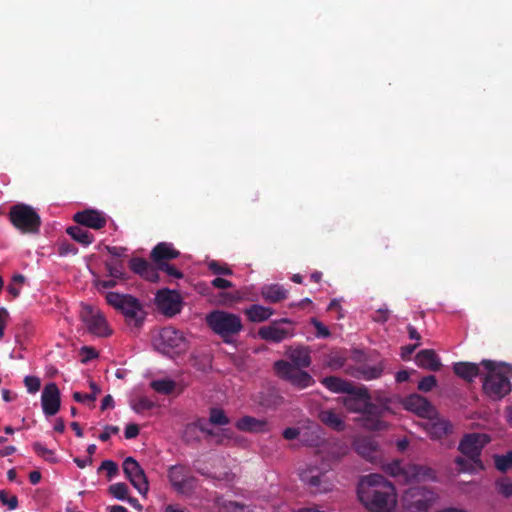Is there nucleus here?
Instances as JSON below:
<instances>
[{
	"mask_svg": "<svg viewBox=\"0 0 512 512\" xmlns=\"http://www.w3.org/2000/svg\"><path fill=\"white\" fill-rule=\"evenodd\" d=\"M437 385V379L433 375L423 377L418 383V389L422 392H429Z\"/></svg>",
	"mask_w": 512,
	"mask_h": 512,
	"instance_id": "a18cd8bd",
	"label": "nucleus"
},
{
	"mask_svg": "<svg viewBox=\"0 0 512 512\" xmlns=\"http://www.w3.org/2000/svg\"><path fill=\"white\" fill-rule=\"evenodd\" d=\"M155 302L158 309L168 317L178 314L182 308L180 294L168 288L161 289L157 292Z\"/></svg>",
	"mask_w": 512,
	"mask_h": 512,
	"instance_id": "dca6fc26",
	"label": "nucleus"
},
{
	"mask_svg": "<svg viewBox=\"0 0 512 512\" xmlns=\"http://www.w3.org/2000/svg\"><path fill=\"white\" fill-rule=\"evenodd\" d=\"M291 364L298 368H307L311 364L310 349L308 347H297L289 353Z\"/></svg>",
	"mask_w": 512,
	"mask_h": 512,
	"instance_id": "c85d7f7f",
	"label": "nucleus"
},
{
	"mask_svg": "<svg viewBox=\"0 0 512 512\" xmlns=\"http://www.w3.org/2000/svg\"><path fill=\"white\" fill-rule=\"evenodd\" d=\"M311 323L315 327L316 334L318 337L326 338V337L330 336L329 329L323 323L318 321L316 318H312Z\"/></svg>",
	"mask_w": 512,
	"mask_h": 512,
	"instance_id": "4d7b16f0",
	"label": "nucleus"
},
{
	"mask_svg": "<svg viewBox=\"0 0 512 512\" xmlns=\"http://www.w3.org/2000/svg\"><path fill=\"white\" fill-rule=\"evenodd\" d=\"M218 512H252V510L243 503L224 500L218 503Z\"/></svg>",
	"mask_w": 512,
	"mask_h": 512,
	"instance_id": "f704fd0d",
	"label": "nucleus"
},
{
	"mask_svg": "<svg viewBox=\"0 0 512 512\" xmlns=\"http://www.w3.org/2000/svg\"><path fill=\"white\" fill-rule=\"evenodd\" d=\"M386 410V407H381L376 404H373L370 399H367V405L363 410L362 414H366L369 416L381 417L383 412Z\"/></svg>",
	"mask_w": 512,
	"mask_h": 512,
	"instance_id": "8fccbe9b",
	"label": "nucleus"
},
{
	"mask_svg": "<svg viewBox=\"0 0 512 512\" xmlns=\"http://www.w3.org/2000/svg\"><path fill=\"white\" fill-rule=\"evenodd\" d=\"M157 269L165 272L168 276L176 279H181L184 276L180 270H178L175 266L169 263L160 264V266L157 267Z\"/></svg>",
	"mask_w": 512,
	"mask_h": 512,
	"instance_id": "3c124183",
	"label": "nucleus"
},
{
	"mask_svg": "<svg viewBox=\"0 0 512 512\" xmlns=\"http://www.w3.org/2000/svg\"><path fill=\"white\" fill-rule=\"evenodd\" d=\"M494 465L500 472H507L512 468V450L502 455H494Z\"/></svg>",
	"mask_w": 512,
	"mask_h": 512,
	"instance_id": "4c0bfd02",
	"label": "nucleus"
},
{
	"mask_svg": "<svg viewBox=\"0 0 512 512\" xmlns=\"http://www.w3.org/2000/svg\"><path fill=\"white\" fill-rule=\"evenodd\" d=\"M236 427L245 432H264L267 428V422L252 416H243L237 420Z\"/></svg>",
	"mask_w": 512,
	"mask_h": 512,
	"instance_id": "a878e982",
	"label": "nucleus"
},
{
	"mask_svg": "<svg viewBox=\"0 0 512 512\" xmlns=\"http://www.w3.org/2000/svg\"><path fill=\"white\" fill-rule=\"evenodd\" d=\"M141 277H143L144 279H146L148 281L156 282L159 278V275H158L157 269L150 264L148 269L145 271V273Z\"/></svg>",
	"mask_w": 512,
	"mask_h": 512,
	"instance_id": "0e129e2a",
	"label": "nucleus"
},
{
	"mask_svg": "<svg viewBox=\"0 0 512 512\" xmlns=\"http://www.w3.org/2000/svg\"><path fill=\"white\" fill-rule=\"evenodd\" d=\"M416 364L429 371H439L442 367L441 361L433 349H423L415 356Z\"/></svg>",
	"mask_w": 512,
	"mask_h": 512,
	"instance_id": "4be33fe9",
	"label": "nucleus"
},
{
	"mask_svg": "<svg viewBox=\"0 0 512 512\" xmlns=\"http://www.w3.org/2000/svg\"><path fill=\"white\" fill-rule=\"evenodd\" d=\"M168 478L177 493L190 494L195 489L196 479L184 465L171 466L168 470Z\"/></svg>",
	"mask_w": 512,
	"mask_h": 512,
	"instance_id": "ddd939ff",
	"label": "nucleus"
},
{
	"mask_svg": "<svg viewBox=\"0 0 512 512\" xmlns=\"http://www.w3.org/2000/svg\"><path fill=\"white\" fill-rule=\"evenodd\" d=\"M77 253V247L68 241H62L58 244V254L60 256L76 255Z\"/></svg>",
	"mask_w": 512,
	"mask_h": 512,
	"instance_id": "09e8293b",
	"label": "nucleus"
},
{
	"mask_svg": "<svg viewBox=\"0 0 512 512\" xmlns=\"http://www.w3.org/2000/svg\"><path fill=\"white\" fill-rule=\"evenodd\" d=\"M321 383L333 393H351L354 385L337 376H327L321 380Z\"/></svg>",
	"mask_w": 512,
	"mask_h": 512,
	"instance_id": "393cba45",
	"label": "nucleus"
},
{
	"mask_svg": "<svg viewBox=\"0 0 512 512\" xmlns=\"http://www.w3.org/2000/svg\"><path fill=\"white\" fill-rule=\"evenodd\" d=\"M80 317L91 334L98 337H107L111 335L112 331L110 330L104 315L98 309H95L90 305H83Z\"/></svg>",
	"mask_w": 512,
	"mask_h": 512,
	"instance_id": "9b49d317",
	"label": "nucleus"
},
{
	"mask_svg": "<svg viewBox=\"0 0 512 512\" xmlns=\"http://www.w3.org/2000/svg\"><path fill=\"white\" fill-rule=\"evenodd\" d=\"M436 500V494L424 487L407 489L401 497L404 512H428Z\"/></svg>",
	"mask_w": 512,
	"mask_h": 512,
	"instance_id": "423d86ee",
	"label": "nucleus"
},
{
	"mask_svg": "<svg viewBox=\"0 0 512 512\" xmlns=\"http://www.w3.org/2000/svg\"><path fill=\"white\" fill-rule=\"evenodd\" d=\"M73 399L76 402H79V403L94 402L95 401V395L83 394L81 392H74L73 393Z\"/></svg>",
	"mask_w": 512,
	"mask_h": 512,
	"instance_id": "69168bd1",
	"label": "nucleus"
},
{
	"mask_svg": "<svg viewBox=\"0 0 512 512\" xmlns=\"http://www.w3.org/2000/svg\"><path fill=\"white\" fill-rule=\"evenodd\" d=\"M106 302L120 311L128 324H133L135 327H140L144 320L142 316V305L135 297L128 294H119L116 292L104 293Z\"/></svg>",
	"mask_w": 512,
	"mask_h": 512,
	"instance_id": "20e7f679",
	"label": "nucleus"
},
{
	"mask_svg": "<svg viewBox=\"0 0 512 512\" xmlns=\"http://www.w3.org/2000/svg\"><path fill=\"white\" fill-rule=\"evenodd\" d=\"M24 385L29 393L34 394L39 391L41 380L37 376H26L24 378Z\"/></svg>",
	"mask_w": 512,
	"mask_h": 512,
	"instance_id": "de8ad7c7",
	"label": "nucleus"
},
{
	"mask_svg": "<svg viewBox=\"0 0 512 512\" xmlns=\"http://www.w3.org/2000/svg\"><path fill=\"white\" fill-rule=\"evenodd\" d=\"M205 322L212 332L227 344L232 343L233 337L243 330L240 316L224 310H212L206 315Z\"/></svg>",
	"mask_w": 512,
	"mask_h": 512,
	"instance_id": "7ed1b4c3",
	"label": "nucleus"
},
{
	"mask_svg": "<svg viewBox=\"0 0 512 512\" xmlns=\"http://www.w3.org/2000/svg\"><path fill=\"white\" fill-rule=\"evenodd\" d=\"M208 268L214 275L230 276L233 274V271L229 266H227L226 264H222L216 260L210 261L208 263Z\"/></svg>",
	"mask_w": 512,
	"mask_h": 512,
	"instance_id": "c03bdc74",
	"label": "nucleus"
},
{
	"mask_svg": "<svg viewBox=\"0 0 512 512\" xmlns=\"http://www.w3.org/2000/svg\"><path fill=\"white\" fill-rule=\"evenodd\" d=\"M367 399H371L365 387H353L351 393L342 398L344 407L349 412L362 413L367 405Z\"/></svg>",
	"mask_w": 512,
	"mask_h": 512,
	"instance_id": "6ab92c4d",
	"label": "nucleus"
},
{
	"mask_svg": "<svg viewBox=\"0 0 512 512\" xmlns=\"http://www.w3.org/2000/svg\"><path fill=\"white\" fill-rule=\"evenodd\" d=\"M213 287L218 289H228L233 287V283L221 277H217L211 281Z\"/></svg>",
	"mask_w": 512,
	"mask_h": 512,
	"instance_id": "680f3d73",
	"label": "nucleus"
},
{
	"mask_svg": "<svg viewBox=\"0 0 512 512\" xmlns=\"http://www.w3.org/2000/svg\"><path fill=\"white\" fill-rule=\"evenodd\" d=\"M479 364L472 362H457L453 365L454 373L465 381L471 382L480 375Z\"/></svg>",
	"mask_w": 512,
	"mask_h": 512,
	"instance_id": "5701e85b",
	"label": "nucleus"
},
{
	"mask_svg": "<svg viewBox=\"0 0 512 512\" xmlns=\"http://www.w3.org/2000/svg\"><path fill=\"white\" fill-rule=\"evenodd\" d=\"M118 432V426L107 425L104 427V431L99 435V439L102 442H106L110 439L111 434H117Z\"/></svg>",
	"mask_w": 512,
	"mask_h": 512,
	"instance_id": "bf43d9fd",
	"label": "nucleus"
},
{
	"mask_svg": "<svg viewBox=\"0 0 512 512\" xmlns=\"http://www.w3.org/2000/svg\"><path fill=\"white\" fill-rule=\"evenodd\" d=\"M452 424L444 419H439L428 424L427 430L431 438L442 439L452 432Z\"/></svg>",
	"mask_w": 512,
	"mask_h": 512,
	"instance_id": "c756f323",
	"label": "nucleus"
},
{
	"mask_svg": "<svg viewBox=\"0 0 512 512\" xmlns=\"http://www.w3.org/2000/svg\"><path fill=\"white\" fill-rule=\"evenodd\" d=\"M105 270L110 278L118 279L120 281H125L127 279V274L124 270V264L121 260L106 261Z\"/></svg>",
	"mask_w": 512,
	"mask_h": 512,
	"instance_id": "72a5a7b5",
	"label": "nucleus"
},
{
	"mask_svg": "<svg viewBox=\"0 0 512 512\" xmlns=\"http://www.w3.org/2000/svg\"><path fill=\"white\" fill-rule=\"evenodd\" d=\"M357 495L371 512H390L397 504L394 485L380 474L363 476L357 486Z\"/></svg>",
	"mask_w": 512,
	"mask_h": 512,
	"instance_id": "f257e3e1",
	"label": "nucleus"
},
{
	"mask_svg": "<svg viewBox=\"0 0 512 512\" xmlns=\"http://www.w3.org/2000/svg\"><path fill=\"white\" fill-rule=\"evenodd\" d=\"M480 365L487 370L482 380V388L486 396L492 400H500L511 392L512 364L483 360Z\"/></svg>",
	"mask_w": 512,
	"mask_h": 512,
	"instance_id": "f03ea898",
	"label": "nucleus"
},
{
	"mask_svg": "<svg viewBox=\"0 0 512 512\" xmlns=\"http://www.w3.org/2000/svg\"><path fill=\"white\" fill-rule=\"evenodd\" d=\"M180 256V251L174 248L172 243L160 242L151 251L150 258L157 267L160 264L167 263L169 260L176 259Z\"/></svg>",
	"mask_w": 512,
	"mask_h": 512,
	"instance_id": "412c9836",
	"label": "nucleus"
},
{
	"mask_svg": "<svg viewBox=\"0 0 512 512\" xmlns=\"http://www.w3.org/2000/svg\"><path fill=\"white\" fill-rule=\"evenodd\" d=\"M130 405L132 410L138 414L151 410L156 406V404L146 396H141L132 400Z\"/></svg>",
	"mask_w": 512,
	"mask_h": 512,
	"instance_id": "e433bc0d",
	"label": "nucleus"
},
{
	"mask_svg": "<svg viewBox=\"0 0 512 512\" xmlns=\"http://www.w3.org/2000/svg\"><path fill=\"white\" fill-rule=\"evenodd\" d=\"M275 373L283 380L289 382L298 389H305L314 384L313 377L302 368L293 366L285 360H278L274 363Z\"/></svg>",
	"mask_w": 512,
	"mask_h": 512,
	"instance_id": "6e6552de",
	"label": "nucleus"
},
{
	"mask_svg": "<svg viewBox=\"0 0 512 512\" xmlns=\"http://www.w3.org/2000/svg\"><path fill=\"white\" fill-rule=\"evenodd\" d=\"M319 419L323 424L338 432L343 431L346 427L342 417L331 409L321 411Z\"/></svg>",
	"mask_w": 512,
	"mask_h": 512,
	"instance_id": "cd10ccee",
	"label": "nucleus"
},
{
	"mask_svg": "<svg viewBox=\"0 0 512 512\" xmlns=\"http://www.w3.org/2000/svg\"><path fill=\"white\" fill-rule=\"evenodd\" d=\"M41 404L46 416H54L58 413L61 406V397L60 390L54 382L45 385L41 395Z\"/></svg>",
	"mask_w": 512,
	"mask_h": 512,
	"instance_id": "f3484780",
	"label": "nucleus"
},
{
	"mask_svg": "<svg viewBox=\"0 0 512 512\" xmlns=\"http://www.w3.org/2000/svg\"><path fill=\"white\" fill-rule=\"evenodd\" d=\"M230 420L223 409L211 408L209 413V423L212 425L224 426L229 424Z\"/></svg>",
	"mask_w": 512,
	"mask_h": 512,
	"instance_id": "58836bf2",
	"label": "nucleus"
},
{
	"mask_svg": "<svg viewBox=\"0 0 512 512\" xmlns=\"http://www.w3.org/2000/svg\"><path fill=\"white\" fill-rule=\"evenodd\" d=\"M386 471L393 477H399L404 483L420 482L435 477V472L424 465L403 464L395 460L386 466Z\"/></svg>",
	"mask_w": 512,
	"mask_h": 512,
	"instance_id": "0eeeda50",
	"label": "nucleus"
},
{
	"mask_svg": "<svg viewBox=\"0 0 512 512\" xmlns=\"http://www.w3.org/2000/svg\"><path fill=\"white\" fill-rule=\"evenodd\" d=\"M207 426V423L203 419H199L193 423L188 424V433L193 431L202 432L205 430V427Z\"/></svg>",
	"mask_w": 512,
	"mask_h": 512,
	"instance_id": "338daca9",
	"label": "nucleus"
},
{
	"mask_svg": "<svg viewBox=\"0 0 512 512\" xmlns=\"http://www.w3.org/2000/svg\"><path fill=\"white\" fill-rule=\"evenodd\" d=\"M108 491L118 500H125L128 497V486L122 482L110 485Z\"/></svg>",
	"mask_w": 512,
	"mask_h": 512,
	"instance_id": "79ce46f5",
	"label": "nucleus"
},
{
	"mask_svg": "<svg viewBox=\"0 0 512 512\" xmlns=\"http://www.w3.org/2000/svg\"><path fill=\"white\" fill-rule=\"evenodd\" d=\"M8 317H9L8 311L5 308L1 307L0 308V340L4 336V329L6 327Z\"/></svg>",
	"mask_w": 512,
	"mask_h": 512,
	"instance_id": "774afa93",
	"label": "nucleus"
},
{
	"mask_svg": "<svg viewBox=\"0 0 512 512\" xmlns=\"http://www.w3.org/2000/svg\"><path fill=\"white\" fill-rule=\"evenodd\" d=\"M123 472L133 487L141 494L146 495L149 490V484L144 470L140 464L133 458L127 457L123 461Z\"/></svg>",
	"mask_w": 512,
	"mask_h": 512,
	"instance_id": "4468645a",
	"label": "nucleus"
},
{
	"mask_svg": "<svg viewBox=\"0 0 512 512\" xmlns=\"http://www.w3.org/2000/svg\"><path fill=\"white\" fill-rule=\"evenodd\" d=\"M140 428L137 424H128L125 428L124 435L126 439H133L139 435Z\"/></svg>",
	"mask_w": 512,
	"mask_h": 512,
	"instance_id": "052dcab7",
	"label": "nucleus"
},
{
	"mask_svg": "<svg viewBox=\"0 0 512 512\" xmlns=\"http://www.w3.org/2000/svg\"><path fill=\"white\" fill-rule=\"evenodd\" d=\"M202 433H205L208 437H215L217 444H226L230 437L228 436L227 432L224 431L222 434L216 433L211 429H208L207 426L205 427V430L202 431Z\"/></svg>",
	"mask_w": 512,
	"mask_h": 512,
	"instance_id": "5fc2aeb1",
	"label": "nucleus"
},
{
	"mask_svg": "<svg viewBox=\"0 0 512 512\" xmlns=\"http://www.w3.org/2000/svg\"><path fill=\"white\" fill-rule=\"evenodd\" d=\"M150 386L157 393L169 395L174 391L176 384L173 380L158 379V380H153L150 383Z\"/></svg>",
	"mask_w": 512,
	"mask_h": 512,
	"instance_id": "c9c22d12",
	"label": "nucleus"
},
{
	"mask_svg": "<svg viewBox=\"0 0 512 512\" xmlns=\"http://www.w3.org/2000/svg\"><path fill=\"white\" fill-rule=\"evenodd\" d=\"M149 266H150V263L147 260H145L144 258L135 257L129 261L130 269L135 274H138L140 276H142L145 273V271L148 269Z\"/></svg>",
	"mask_w": 512,
	"mask_h": 512,
	"instance_id": "37998d69",
	"label": "nucleus"
},
{
	"mask_svg": "<svg viewBox=\"0 0 512 512\" xmlns=\"http://www.w3.org/2000/svg\"><path fill=\"white\" fill-rule=\"evenodd\" d=\"M33 450L35 451V453L38 456L42 457L45 461L50 462V463H56L57 462V458L55 457L54 451L51 450V449H48L42 443L35 442L33 444Z\"/></svg>",
	"mask_w": 512,
	"mask_h": 512,
	"instance_id": "a19ab883",
	"label": "nucleus"
},
{
	"mask_svg": "<svg viewBox=\"0 0 512 512\" xmlns=\"http://www.w3.org/2000/svg\"><path fill=\"white\" fill-rule=\"evenodd\" d=\"M202 433H205L208 437H215L217 444H226L230 437L228 436L227 432L224 431L222 434L216 433L211 429H208L207 426L205 427V430L202 431Z\"/></svg>",
	"mask_w": 512,
	"mask_h": 512,
	"instance_id": "864d4df0",
	"label": "nucleus"
},
{
	"mask_svg": "<svg viewBox=\"0 0 512 512\" xmlns=\"http://www.w3.org/2000/svg\"><path fill=\"white\" fill-rule=\"evenodd\" d=\"M490 442V437L484 433H469L464 435L459 443L460 452L475 464H481L482 449Z\"/></svg>",
	"mask_w": 512,
	"mask_h": 512,
	"instance_id": "f8f14e48",
	"label": "nucleus"
},
{
	"mask_svg": "<svg viewBox=\"0 0 512 512\" xmlns=\"http://www.w3.org/2000/svg\"><path fill=\"white\" fill-rule=\"evenodd\" d=\"M281 324L292 325V321L288 318H283L278 321L272 322L268 326H262L258 330V335L261 339L269 342L279 343L286 338L294 335L292 327H281Z\"/></svg>",
	"mask_w": 512,
	"mask_h": 512,
	"instance_id": "2eb2a0df",
	"label": "nucleus"
},
{
	"mask_svg": "<svg viewBox=\"0 0 512 512\" xmlns=\"http://www.w3.org/2000/svg\"><path fill=\"white\" fill-rule=\"evenodd\" d=\"M288 291L281 285H266L261 289V295L265 301L270 303H278L287 298Z\"/></svg>",
	"mask_w": 512,
	"mask_h": 512,
	"instance_id": "bb28decb",
	"label": "nucleus"
},
{
	"mask_svg": "<svg viewBox=\"0 0 512 512\" xmlns=\"http://www.w3.org/2000/svg\"><path fill=\"white\" fill-rule=\"evenodd\" d=\"M118 279L110 278L108 280L96 279L94 281V285L99 292H102L104 289L113 288L117 285Z\"/></svg>",
	"mask_w": 512,
	"mask_h": 512,
	"instance_id": "6e6d98bb",
	"label": "nucleus"
},
{
	"mask_svg": "<svg viewBox=\"0 0 512 512\" xmlns=\"http://www.w3.org/2000/svg\"><path fill=\"white\" fill-rule=\"evenodd\" d=\"M66 232L73 240L84 246H88L94 242V235L87 229L82 228L81 225L70 226L67 228Z\"/></svg>",
	"mask_w": 512,
	"mask_h": 512,
	"instance_id": "7c9ffc66",
	"label": "nucleus"
},
{
	"mask_svg": "<svg viewBox=\"0 0 512 512\" xmlns=\"http://www.w3.org/2000/svg\"><path fill=\"white\" fill-rule=\"evenodd\" d=\"M355 450L362 457L372 460L376 453V444L369 438H361L355 441Z\"/></svg>",
	"mask_w": 512,
	"mask_h": 512,
	"instance_id": "473e14b6",
	"label": "nucleus"
},
{
	"mask_svg": "<svg viewBox=\"0 0 512 512\" xmlns=\"http://www.w3.org/2000/svg\"><path fill=\"white\" fill-rule=\"evenodd\" d=\"M73 220L87 228L100 230L107 224V217L103 212L94 209H85L74 214Z\"/></svg>",
	"mask_w": 512,
	"mask_h": 512,
	"instance_id": "a211bd4d",
	"label": "nucleus"
},
{
	"mask_svg": "<svg viewBox=\"0 0 512 512\" xmlns=\"http://www.w3.org/2000/svg\"><path fill=\"white\" fill-rule=\"evenodd\" d=\"M384 368L385 366L383 361H378L377 363L363 362L357 364L352 376L365 381H370L380 378L384 372Z\"/></svg>",
	"mask_w": 512,
	"mask_h": 512,
	"instance_id": "aec40b11",
	"label": "nucleus"
},
{
	"mask_svg": "<svg viewBox=\"0 0 512 512\" xmlns=\"http://www.w3.org/2000/svg\"><path fill=\"white\" fill-rule=\"evenodd\" d=\"M405 405L409 410L419 415L428 413L431 408L430 403L424 397L416 394L409 396L406 399Z\"/></svg>",
	"mask_w": 512,
	"mask_h": 512,
	"instance_id": "2f4dec72",
	"label": "nucleus"
},
{
	"mask_svg": "<svg viewBox=\"0 0 512 512\" xmlns=\"http://www.w3.org/2000/svg\"><path fill=\"white\" fill-rule=\"evenodd\" d=\"M155 347L163 354L181 353L186 351L187 342L182 332L173 327H164L155 341Z\"/></svg>",
	"mask_w": 512,
	"mask_h": 512,
	"instance_id": "9d476101",
	"label": "nucleus"
},
{
	"mask_svg": "<svg viewBox=\"0 0 512 512\" xmlns=\"http://www.w3.org/2000/svg\"><path fill=\"white\" fill-rule=\"evenodd\" d=\"M105 249L110 255L118 258L124 257L127 251V248L119 246H106Z\"/></svg>",
	"mask_w": 512,
	"mask_h": 512,
	"instance_id": "e2e57ef3",
	"label": "nucleus"
},
{
	"mask_svg": "<svg viewBox=\"0 0 512 512\" xmlns=\"http://www.w3.org/2000/svg\"><path fill=\"white\" fill-rule=\"evenodd\" d=\"M101 470L106 471L108 478L111 479L118 473V465L112 460H104L101 463L98 471Z\"/></svg>",
	"mask_w": 512,
	"mask_h": 512,
	"instance_id": "603ef678",
	"label": "nucleus"
},
{
	"mask_svg": "<svg viewBox=\"0 0 512 512\" xmlns=\"http://www.w3.org/2000/svg\"><path fill=\"white\" fill-rule=\"evenodd\" d=\"M299 477L310 492L314 494L328 492L333 487V483L327 476V471L318 466L307 465L300 469Z\"/></svg>",
	"mask_w": 512,
	"mask_h": 512,
	"instance_id": "1a4fd4ad",
	"label": "nucleus"
},
{
	"mask_svg": "<svg viewBox=\"0 0 512 512\" xmlns=\"http://www.w3.org/2000/svg\"><path fill=\"white\" fill-rule=\"evenodd\" d=\"M244 313L250 322L260 323L268 320L274 314V309L259 304H253L246 308Z\"/></svg>",
	"mask_w": 512,
	"mask_h": 512,
	"instance_id": "b1692460",
	"label": "nucleus"
},
{
	"mask_svg": "<svg viewBox=\"0 0 512 512\" xmlns=\"http://www.w3.org/2000/svg\"><path fill=\"white\" fill-rule=\"evenodd\" d=\"M83 355L82 362H88L98 357L97 351L93 347L84 346L81 349Z\"/></svg>",
	"mask_w": 512,
	"mask_h": 512,
	"instance_id": "13d9d810",
	"label": "nucleus"
},
{
	"mask_svg": "<svg viewBox=\"0 0 512 512\" xmlns=\"http://www.w3.org/2000/svg\"><path fill=\"white\" fill-rule=\"evenodd\" d=\"M495 487L501 496L505 498L512 497V481L508 477H502L495 481Z\"/></svg>",
	"mask_w": 512,
	"mask_h": 512,
	"instance_id": "ea45409f",
	"label": "nucleus"
},
{
	"mask_svg": "<svg viewBox=\"0 0 512 512\" xmlns=\"http://www.w3.org/2000/svg\"><path fill=\"white\" fill-rule=\"evenodd\" d=\"M11 224L23 234H38L41 227L39 214L29 205L16 204L9 210Z\"/></svg>",
	"mask_w": 512,
	"mask_h": 512,
	"instance_id": "39448f33",
	"label": "nucleus"
},
{
	"mask_svg": "<svg viewBox=\"0 0 512 512\" xmlns=\"http://www.w3.org/2000/svg\"><path fill=\"white\" fill-rule=\"evenodd\" d=\"M0 502L6 505L9 510H14L18 507V498L15 495L9 496L5 490H0Z\"/></svg>",
	"mask_w": 512,
	"mask_h": 512,
	"instance_id": "49530a36",
	"label": "nucleus"
}]
</instances>
